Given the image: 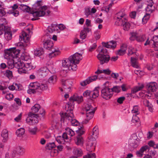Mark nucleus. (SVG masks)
<instances>
[{
  "label": "nucleus",
  "mask_w": 158,
  "mask_h": 158,
  "mask_svg": "<svg viewBox=\"0 0 158 158\" xmlns=\"http://www.w3.org/2000/svg\"><path fill=\"white\" fill-rule=\"evenodd\" d=\"M82 59V55L76 52L68 58L63 60L62 61V66L64 69L63 70L65 73L68 70L76 71L77 69V64H79Z\"/></svg>",
  "instance_id": "f257e3e1"
},
{
  "label": "nucleus",
  "mask_w": 158,
  "mask_h": 158,
  "mask_svg": "<svg viewBox=\"0 0 158 158\" xmlns=\"http://www.w3.org/2000/svg\"><path fill=\"white\" fill-rule=\"evenodd\" d=\"M51 35H45L42 39L44 48L52 52L49 54V57L51 58L60 55L61 50L60 48L57 47H53V44L51 40Z\"/></svg>",
  "instance_id": "f03ea898"
},
{
  "label": "nucleus",
  "mask_w": 158,
  "mask_h": 158,
  "mask_svg": "<svg viewBox=\"0 0 158 158\" xmlns=\"http://www.w3.org/2000/svg\"><path fill=\"white\" fill-rule=\"evenodd\" d=\"M42 0H38L33 6V8L34 10L32 13L34 17H40L44 15L48 16L51 13V11L48 10V7L43 5Z\"/></svg>",
  "instance_id": "7ed1b4c3"
},
{
  "label": "nucleus",
  "mask_w": 158,
  "mask_h": 158,
  "mask_svg": "<svg viewBox=\"0 0 158 158\" xmlns=\"http://www.w3.org/2000/svg\"><path fill=\"white\" fill-rule=\"evenodd\" d=\"M65 108L67 112L64 114H62L61 115V122H64L65 121L68 123H70L73 126L78 125L79 124L78 122L74 118L72 112L73 106L71 105L70 106L69 104H66Z\"/></svg>",
  "instance_id": "20e7f679"
},
{
  "label": "nucleus",
  "mask_w": 158,
  "mask_h": 158,
  "mask_svg": "<svg viewBox=\"0 0 158 158\" xmlns=\"http://www.w3.org/2000/svg\"><path fill=\"white\" fill-rule=\"evenodd\" d=\"M31 87L32 89H29L28 90L29 93H35L36 92H39L46 90L48 88V86L46 84L40 83L37 82L31 83L30 84Z\"/></svg>",
  "instance_id": "39448f33"
},
{
  "label": "nucleus",
  "mask_w": 158,
  "mask_h": 158,
  "mask_svg": "<svg viewBox=\"0 0 158 158\" xmlns=\"http://www.w3.org/2000/svg\"><path fill=\"white\" fill-rule=\"evenodd\" d=\"M20 51V50L16 49V48L5 49L4 51V57L7 60L12 59L15 57L18 56Z\"/></svg>",
  "instance_id": "423d86ee"
},
{
  "label": "nucleus",
  "mask_w": 158,
  "mask_h": 158,
  "mask_svg": "<svg viewBox=\"0 0 158 158\" xmlns=\"http://www.w3.org/2000/svg\"><path fill=\"white\" fill-rule=\"evenodd\" d=\"M148 92L147 94H143V93H140V96L141 97H143L145 96L146 98H150L151 96V93L155 92L158 88L157 83L155 82H152L149 83L147 85Z\"/></svg>",
  "instance_id": "0eeeda50"
},
{
  "label": "nucleus",
  "mask_w": 158,
  "mask_h": 158,
  "mask_svg": "<svg viewBox=\"0 0 158 158\" xmlns=\"http://www.w3.org/2000/svg\"><path fill=\"white\" fill-rule=\"evenodd\" d=\"M102 44L103 47H99L98 51L99 53L106 54L107 50L106 48L114 49L116 46L117 44L115 41H111L107 43L102 42Z\"/></svg>",
  "instance_id": "6e6552de"
},
{
  "label": "nucleus",
  "mask_w": 158,
  "mask_h": 158,
  "mask_svg": "<svg viewBox=\"0 0 158 158\" xmlns=\"http://www.w3.org/2000/svg\"><path fill=\"white\" fill-rule=\"evenodd\" d=\"M72 82L70 80L63 79L61 81L62 87H60V89L64 93H68L71 91Z\"/></svg>",
  "instance_id": "1a4fd4ad"
},
{
  "label": "nucleus",
  "mask_w": 158,
  "mask_h": 158,
  "mask_svg": "<svg viewBox=\"0 0 158 158\" xmlns=\"http://www.w3.org/2000/svg\"><path fill=\"white\" fill-rule=\"evenodd\" d=\"M15 67L18 69V72L20 74L26 73V71L24 69V62L22 61L18 57L15 58Z\"/></svg>",
  "instance_id": "9d476101"
},
{
  "label": "nucleus",
  "mask_w": 158,
  "mask_h": 158,
  "mask_svg": "<svg viewBox=\"0 0 158 158\" xmlns=\"http://www.w3.org/2000/svg\"><path fill=\"white\" fill-rule=\"evenodd\" d=\"M96 142V139L89 138L86 143V150L89 152L94 151Z\"/></svg>",
  "instance_id": "9b49d317"
},
{
  "label": "nucleus",
  "mask_w": 158,
  "mask_h": 158,
  "mask_svg": "<svg viewBox=\"0 0 158 158\" xmlns=\"http://www.w3.org/2000/svg\"><path fill=\"white\" fill-rule=\"evenodd\" d=\"M101 96L106 100L110 99L112 96V91L110 88L105 87L101 90Z\"/></svg>",
  "instance_id": "f8f14e48"
},
{
  "label": "nucleus",
  "mask_w": 158,
  "mask_h": 158,
  "mask_svg": "<svg viewBox=\"0 0 158 158\" xmlns=\"http://www.w3.org/2000/svg\"><path fill=\"white\" fill-rule=\"evenodd\" d=\"M97 57L99 60L101 64L105 63H107L110 60V57L107 54L99 53L97 56Z\"/></svg>",
  "instance_id": "ddd939ff"
},
{
  "label": "nucleus",
  "mask_w": 158,
  "mask_h": 158,
  "mask_svg": "<svg viewBox=\"0 0 158 158\" xmlns=\"http://www.w3.org/2000/svg\"><path fill=\"white\" fill-rule=\"evenodd\" d=\"M26 32L22 31V34L19 36V37L21 39V40H23L25 43H27L29 42L30 39L31 35V31H30V29H26Z\"/></svg>",
  "instance_id": "4468645a"
},
{
  "label": "nucleus",
  "mask_w": 158,
  "mask_h": 158,
  "mask_svg": "<svg viewBox=\"0 0 158 158\" xmlns=\"http://www.w3.org/2000/svg\"><path fill=\"white\" fill-rule=\"evenodd\" d=\"M125 14L123 10L118 12L116 15L115 17L117 18L115 24L117 26H119L122 23V21L124 20Z\"/></svg>",
  "instance_id": "2eb2a0df"
},
{
  "label": "nucleus",
  "mask_w": 158,
  "mask_h": 158,
  "mask_svg": "<svg viewBox=\"0 0 158 158\" xmlns=\"http://www.w3.org/2000/svg\"><path fill=\"white\" fill-rule=\"evenodd\" d=\"M3 26L4 27L3 28L2 34L4 31L5 32L4 37L7 40H11L12 38V35L11 32L10 31V29L9 27L5 26L3 24Z\"/></svg>",
  "instance_id": "dca6fc26"
},
{
  "label": "nucleus",
  "mask_w": 158,
  "mask_h": 158,
  "mask_svg": "<svg viewBox=\"0 0 158 158\" xmlns=\"http://www.w3.org/2000/svg\"><path fill=\"white\" fill-rule=\"evenodd\" d=\"M28 117L26 119V122L30 125H32L38 122L37 118L35 117V114L31 112L28 114Z\"/></svg>",
  "instance_id": "f3484780"
},
{
  "label": "nucleus",
  "mask_w": 158,
  "mask_h": 158,
  "mask_svg": "<svg viewBox=\"0 0 158 158\" xmlns=\"http://www.w3.org/2000/svg\"><path fill=\"white\" fill-rule=\"evenodd\" d=\"M98 77L96 75L89 77L85 80L81 82L80 84L82 86H85L90 82L96 81L98 79Z\"/></svg>",
  "instance_id": "a211bd4d"
},
{
  "label": "nucleus",
  "mask_w": 158,
  "mask_h": 158,
  "mask_svg": "<svg viewBox=\"0 0 158 158\" xmlns=\"http://www.w3.org/2000/svg\"><path fill=\"white\" fill-rule=\"evenodd\" d=\"M83 100V97L82 96H78L77 95H74L73 97H71L69 99V102L67 104H69L70 106L72 105L74 107V105L73 104V102L76 101L78 103L81 102Z\"/></svg>",
  "instance_id": "6ab92c4d"
},
{
  "label": "nucleus",
  "mask_w": 158,
  "mask_h": 158,
  "mask_svg": "<svg viewBox=\"0 0 158 158\" xmlns=\"http://www.w3.org/2000/svg\"><path fill=\"white\" fill-rule=\"evenodd\" d=\"M95 111L85 112V119L82 122L83 124H86L94 116Z\"/></svg>",
  "instance_id": "aec40b11"
},
{
  "label": "nucleus",
  "mask_w": 158,
  "mask_h": 158,
  "mask_svg": "<svg viewBox=\"0 0 158 158\" xmlns=\"http://www.w3.org/2000/svg\"><path fill=\"white\" fill-rule=\"evenodd\" d=\"M37 72L38 74L43 77L46 76L49 73V71L46 67H41Z\"/></svg>",
  "instance_id": "412c9836"
},
{
  "label": "nucleus",
  "mask_w": 158,
  "mask_h": 158,
  "mask_svg": "<svg viewBox=\"0 0 158 158\" xmlns=\"http://www.w3.org/2000/svg\"><path fill=\"white\" fill-rule=\"evenodd\" d=\"M147 6L146 8V12L151 13L155 10V7L153 6L154 4V1L153 0H150L149 2L147 1Z\"/></svg>",
  "instance_id": "4be33fe9"
},
{
  "label": "nucleus",
  "mask_w": 158,
  "mask_h": 158,
  "mask_svg": "<svg viewBox=\"0 0 158 158\" xmlns=\"http://www.w3.org/2000/svg\"><path fill=\"white\" fill-rule=\"evenodd\" d=\"M137 40L139 42H143L146 40V42L144 43V45L145 46L147 45L150 44L151 41L149 40V38L146 37L144 35H143L138 36L137 37Z\"/></svg>",
  "instance_id": "5701e85b"
},
{
  "label": "nucleus",
  "mask_w": 158,
  "mask_h": 158,
  "mask_svg": "<svg viewBox=\"0 0 158 158\" xmlns=\"http://www.w3.org/2000/svg\"><path fill=\"white\" fill-rule=\"evenodd\" d=\"M98 127H95L93 129L92 131L90 134V136L89 138L95 139H96L97 138L98 135Z\"/></svg>",
  "instance_id": "b1692460"
},
{
  "label": "nucleus",
  "mask_w": 158,
  "mask_h": 158,
  "mask_svg": "<svg viewBox=\"0 0 158 158\" xmlns=\"http://www.w3.org/2000/svg\"><path fill=\"white\" fill-rule=\"evenodd\" d=\"M122 26L124 30H128L130 27V23L127 21L126 19H124V20L122 21V23L119 26Z\"/></svg>",
  "instance_id": "393cba45"
},
{
  "label": "nucleus",
  "mask_w": 158,
  "mask_h": 158,
  "mask_svg": "<svg viewBox=\"0 0 158 158\" xmlns=\"http://www.w3.org/2000/svg\"><path fill=\"white\" fill-rule=\"evenodd\" d=\"M75 142L77 145L82 146L84 143V140L81 136L78 135L76 137Z\"/></svg>",
  "instance_id": "a878e982"
},
{
  "label": "nucleus",
  "mask_w": 158,
  "mask_h": 158,
  "mask_svg": "<svg viewBox=\"0 0 158 158\" xmlns=\"http://www.w3.org/2000/svg\"><path fill=\"white\" fill-rule=\"evenodd\" d=\"M99 95L98 88H95L93 91H91L90 98H96Z\"/></svg>",
  "instance_id": "bb28decb"
},
{
  "label": "nucleus",
  "mask_w": 158,
  "mask_h": 158,
  "mask_svg": "<svg viewBox=\"0 0 158 158\" xmlns=\"http://www.w3.org/2000/svg\"><path fill=\"white\" fill-rule=\"evenodd\" d=\"M129 142L130 146L133 148H136L138 145V141L135 139H130Z\"/></svg>",
  "instance_id": "cd10ccee"
},
{
  "label": "nucleus",
  "mask_w": 158,
  "mask_h": 158,
  "mask_svg": "<svg viewBox=\"0 0 158 158\" xmlns=\"http://www.w3.org/2000/svg\"><path fill=\"white\" fill-rule=\"evenodd\" d=\"M73 152L75 156L77 158L78 157L81 156L83 154L82 150L79 148H74L73 149Z\"/></svg>",
  "instance_id": "c85d7f7f"
},
{
  "label": "nucleus",
  "mask_w": 158,
  "mask_h": 158,
  "mask_svg": "<svg viewBox=\"0 0 158 158\" xmlns=\"http://www.w3.org/2000/svg\"><path fill=\"white\" fill-rule=\"evenodd\" d=\"M95 108L93 107L91 105L89 104H86L84 108V110L85 112L95 111Z\"/></svg>",
  "instance_id": "c756f323"
},
{
  "label": "nucleus",
  "mask_w": 158,
  "mask_h": 158,
  "mask_svg": "<svg viewBox=\"0 0 158 158\" xmlns=\"http://www.w3.org/2000/svg\"><path fill=\"white\" fill-rule=\"evenodd\" d=\"M24 64L25 65L24 69L26 71V73L27 71L31 70V69L35 68V67L32 65L31 61L25 62H24Z\"/></svg>",
  "instance_id": "7c9ffc66"
},
{
  "label": "nucleus",
  "mask_w": 158,
  "mask_h": 158,
  "mask_svg": "<svg viewBox=\"0 0 158 158\" xmlns=\"http://www.w3.org/2000/svg\"><path fill=\"white\" fill-rule=\"evenodd\" d=\"M17 57H15L12 59H8L7 63L8 66V68L12 69L15 66V58H17Z\"/></svg>",
  "instance_id": "2f4dec72"
},
{
  "label": "nucleus",
  "mask_w": 158,
  "mask_h": 158,
  "mask_svg": "<svg viewBox=\"0 0 158 158\" xmlns=\"http://www.w3.org/2000/svg\"><path fill=\"white\" fill-rule=\"evenodd\" d=\"M13 151H15V154L21 155H23L25 152V149L19 146L15 150H14Z\"/></svg>",
  "instance_id": "473e14b6"
},
{
  "label": "nucleus",
  "mask_w": 158,
  "mask_h": 158,
  "mask_svg": "<svg viewBox=\"0 0 158 158\" xmlns=\"http://www.w3.org/2000/svg\"><path fill=\"white\" fill-rule=\"evenodd\" d=\"M104 73L105 74L109 75L111 73V71L109 69H106L100 70L98 69L97 71L95 72V73L96 74H99L101 73Z\"/></svg>",
  "instance_id": "72a5a7b5"
},
{
  "label": "nucleus",
  "mask_w": 158,
  "mask_h": 158,
  "mask_svg": "<svg viewBox=\"0 0 158 158\" xmlns=\"http://www.w3.org/2000/svg\"><path fill=\"white\" fill-rule=\"evenodd\" d=\"M136 52V50L135 48L131 46H129L128 48V56H130L135 53Z\"/></svg>",
  "instance_id": "f704fd0d"
},
{
  "label": "nucleus",
  "mask_w": 158,
  "mask_h": 158,
  "mask_svg": "<svg viewBox=\"0 0 158 158\" xmlns=\"http://www.w3.org/2000/svg\"><path fill=\"white\" fill-rule=\"evenodd\" d=\"M144 87V85L142 84L140 86H136L133 88L131 90V93L134 94L141 90Z\"/></svg>",
  "instance_id": "c9c22d12"
},
{
  "label": "nucleus",
  "mask_w": 158,
  "mask_h": 158,
  "mask_svg": "<svg viewBox=\"0 0 158 158\" xmlns=\"http://www.w3.org/2000/svg\"><path fill=\"white\" fill-rule=\"evenodd\" d=\"M44 53L43 49L42 48H38L35 49L34 51L35 55L37 56H39L42 55Z\"/></svg>",
  "instance_id": "e433bc0d"
},
{
  "label": "nucleus",
  "mask_w": 158,
  "mask_h": 158,
  "mask_svg": "<svg viewBox=\"0 0 158 158\" xmlns=\"http://www.w3.org/2000/svg\"><path fill=\"white\" fill-rule=\"evenodd\" d=\"M1 135L3 138V141L5 142L8 138V132L6 129L3 130L2 133Z\"/></svg>",
  "instance_id": "4c0bfd02"
},
{
  "label": "nucleus",
  "mask_w": 158,
  "mask_h": 158,
  "mask_svg": "<svg viewBox=\"0 0 158 158\" xmlns=\"http://www.w3.org/2000/svg\"><path fill=\"white\" fill-rule=\"evenodd\" d=\"M57 29V25L55 24H52L49 26L48 28V31L50 33H52Z\"/></svg>",
  "instance_id": "58836bf2"
},
{
  "label": "nucleus",
  "mask_w": 158,
  "mask_h": 158,
  "mask_svg": "<svg viewBox=\"0 0 158 158\" xmlns=\"http://www.w3.org/2000/svg\"><path fill=\"white\" fill-rule=\"evenodd\" d=\"M21 59L22 60L24 61L23 62H28L31 61L30 57L27 54H23L21 56Z\"/></svg>",
  "instance_id": "ea45409f"
},
{
  "label": "nucleus",
  "mask_w": 158,
  "mask_h": 158,
  "mask_svg": "<svg viewBox=\"0 0 158 158\" xmlns=\"http://www.w3.org/2000/svg\"><path fill=\"white\" fill-rule=\"evenodd\" d=\"M131 113L133 114L139 115V107L138 106H134L132 110H131Z\"/></svg>",
  "instance_id": "a19ab883"
},
{
  "label": "nucleus",
  "mask_w": 158,
  "mask_h": 158,
  "mask_svg": "<svg viewBox=\"0 0 158 158\" xmlns=\"http://www.w3.org/2000/svg\"><path fill=\"white\" fill-rule=\"evenodd\" d=\"M25 132V129L23 128H21L16 131V133L18 136L20 137L24 134Z\"/></svg>",
  "instance_id": "79ce46f5"
},
{
  "label": "nucleus",
  "mask_w": 158,
  "mask_h": 158,
  "mask_svg": "<svg viewBox=\"0 0 158 158\" xmlns=\"http://www.w3.org/2000/svg\"><path fill=\"white\" fill-rule=\"evenodd\" d=\"M57 77L56 76L53 75L51 76L48 80V82L49 83L54 84L56 81Z\"/></svg>",
  "instance_id": "37998d69"
},
{
  "label": "nucleus",
  "mask_w": 158,
  "mask_h": 158,
  "mask_svg": "<svg viewBox=\"0 0 158 158\" xmlns=\"http://www.w3.org/2000/svg\"><path fill=\"white\" fill-rule=\"evenodd\" d=\"M4 75L8 79H11L13 77L12 73L10 70H7L4 73Z\"/></svg>",
  "instance_id": "c03bdc74"
},
{
  "label": "nucleus",
  "mask_w": 158,
  "mask_h": 158,
  "mask_svg": "<svg viewBox=\"0 0 158 158\" xmlns=\"http://www.w3.org/2000/svg\"><path fill=\"white\" fill-rule=\"evenodd\" d=\"M40 108V105L39 104H36L32 107L31 108L32 111L33 113H36L38 112Z\"/></svg>",
  "instance_id": "a18cd8bd"
},
{
  "label": "nucleus",
  "mask_w": 158,
  "mask_h": 158,
  "mask_svg": "<svg viewBox=\"0 0 158 158\" xmlns=\"http://www.w3.org/2000/svg\"><path fill=\"white\" fill-rule=\"evenodd\" d=\"M131 61L132 66L135 68H138L139 65L137 62L136 59L135 58L131 57Z\"/></svg>",
  "instance_id": "49530a36"
},
{
  "label": "nucleus",
  "mask_w": 158,
  "mask_h": 158,
  "mask_svg": "<svg viewBox=\"0 0 158 158\" xmlns=\"http://www.w3.org/2000/svg\"><path fill=\"white\" fill-rule=\"evenodd\" d=\"M56 144L54 142L49 143L46 144V148L47 149L51 150L53 148H55Z\"/></svg>",
  "instance_id": "de8ad7c7"
},
{
  "label": "nucleus",
  "mask_w": 158,
  "mask_h": 158,
  "mask_svg": "<svg viewBox=\"0 0 158 158\" xmlns=\"http://www.w3.org/2000/svg\"><path fill=\"white\" fill-rule=\"evenodd\" d=\"M150 17L149 13L146 14L142 19V23L143 24H145L146 23Z\"/></svg>",
  "instance_id": "09e8293b"
},
{
  "label": "nucleus",
  "mask_w": 158,
  "mask_h": 158,
  "mask_svg": "<svg viewBox=\"0 0 158 158\" xmlns=\"http://www.w3.org/2000/svg\"><path fill=\"white\" fill-rule=\"evenodd\" d=\"M66 132L68 135L70 136H73L75 134L74 131H73L72 129H70L69 128H67L66 129Z\"/></svg>",
  "instance_id": "8fccbe9b"
},
{
  "label": "nucleus",
  "mask_w": 158,
  "mask_h": 158,
  "mask_svg": "<svg viewBox=\"0 0 158 158\" xmlns=\"http://www.w3.org/2000/svg\"><path fill=\"white\" fill-rule=\"evenodd\" d=\"M111 89L112 91V95L113 94V92H114L118 93L120 92L121 90L120 87L118 86H115Z\"/></svg>",
  "instance_id": "3c124183"
},
{
  "label": "nucleus",
  "mask_w": 158,
  "mask_h": 158,
  "mask_svg": "<svg viewBox=\"0 0 158 158\" xmlns=\"http://www.w3.org/2000/svg\"><path fill=\"white\" fill-rule=\"evenodd\" d=\"M37 128L36 127L33 128L29 127L28 131L31 135H35L36 133Z\"/></svg>",
  "instance_id": "603ef678"
},
{
  "label": "nucleus",
  "mask_w": 158,
  "mask_h": 158,
  "mask_svg": "<svg viewBox=\"0 0 158 158\" xmlns=\"http://www.w3.org/2000/svg\"><path fill=\"white\" fill-rule=\"evenodd\" d=\"M148 145L151 147H153L154 148H158V144H156L153 141H150L148 143Z\"/></svg>",
  "instance_id": "864d4df0"
},
{
  "label": "nucleus",
  "mask_w": 158,
  "mask_h": 158,
  "mask_svg": "<svg viewBox=\"0 0 158 158\" xmlns=\"http://www.w3.org/2000/svg\"><path fill=\"white\" fill-rule=\"evenodd\" d=\"M138 115L135 114H133V117L132 119V122L133 123H135L138 122L139 120V118L138 116Z\"/></svg>",
  "instance_id": "5fc2aeb1"
},
{
  "label": "nucleus",
  "mask_w": 158,
  "mask_h": 158,
  "mask_svg": "<svg viewBox=\"0 0 158 158\" xmlns=\"http://www.w3.org/2000/svg\"><path fill=\"white\" fill-rule=\"evenodd\" d=\"M76 132L78 133L77 135H79L81 136V135L84 133L85 131L83 127H81L80 128H78V130L76 131Z\"/></svg>",
  "instance_id": "6e6d98bb"
},
{
  "label": "nucleus",
  "mask_w": 158,
  "mask_h": 158,
  "mask_svg": "<svg viewBox=\"0 0 158 158\" xmlns=\"http://www.w3.org/2000/svg\"><path fill=\"white\" fill-rule=\"evenodd\" d=\"M94 35L96 39L97 40L100 38L101 34L100 31L97 30L94 32Z\"/></svg>",
  "instance_id": "4d7b16f0"
},
{
  "label": "nucleus",
  "mask_w": 158,
  "mask_h": 158,
  "mask_svg": "<svg viewBox=\"0 0 158 158\" xmlns=\"http://www.w3.org/2000/svg\"><path fill=\"white\" fill-rule=\"evenodd\" d=\"M85 13L87 17L91 15L90 8V7H88L85 8Z\"/></svg>",
  "instance_id": "13d9d810"
},
{
  "label": "nucleus",
  "mask_w": 158,
  "mask_h": 158,
  "mask_svg": "<svg viewBox=\"0 0 158 158\" xmlns=\"http://www.w3.org/2000/svg\"><path fill=\"white\" fill-rule=\"evenodd\" d=\"M96 155L94 153H89L83 156V158H95Z\"/></svg>",
  "instance_id": "bf43d9fd"
},
{
  "label": "nucleus",
  "mask_w": 158,
  "mask_h": 158,
  "mask_svg": "<svg viewBox=\"0 0 158 158\" xmlns=\"http://www.w3.org/2000/svg\"><path fill=\"white\" fill-rule=\"evenodd\" d=\"M22 114L20 113L14 118V120L18 123L21 122Z\"/></svg>",
  "instance_id": "052dcab7"
},
{
  "label": "nucleus",
  "mask_w": 158,
  "mask_h": 158,
  "mask_svg": "<svg viewBox=\"0 0 158 158\" xmlns=\"http://www.w3.org/2000/svg\"><path fill=\"white\" fill-rule=\"evenodd\" d=\"M83 95L85 97L90 98L91 91L89 90H87L84 92Z\"/></svg>",
  "instance_id": "680f3d73"
},
{
  "label": "nucleus",
  "mask_w": 158,
  "mask_h": 158,
  "mask_svg": "<svg viewBox=\"0 0 158 158\" xmlns=\"http://www.w3.org/2000/svg\"><path fill=\"white\" fill-rule=\"evenodd\" d=\"M142 97L144 98V99L143 101V104L144 105L147 107L151 104V103L149 102V101L146 99L147 98H146L145 96H144L143 97Z\"/></svg>",
  "instance_id": "e2e57ef3"
},
{
  "label": "nucleus",
  "mask_w": 158,
  "mask_h": 158,
  "mask_svg": "<svg viewBox=\"0 0 158 158\" xmlns=\"http://www.w3.org/2000/svg\"><path fill=\"white\" fill-rule=\"evenodd\" d=\"M86 34L84 31H81L80 33V38L82 40L85 39L86 37Z\"/></svg>",
  "instance_id": "0e129e2a"
},
{
  "label": "nucleus",
  "mask_w": 158,
  "mask_h": 158,
  "mask_svg": "<svg viewBox=\"0 0 158 158\" xmlns=\"http://www.w3.org/2000/svg\"><path fill=\"white\" fill-rule=\"evenodd\" d=\"M15 89L17 90H21L23 89L22 85L20 84L15 83Z\"/></svg>",
  "instance_id": "69168bd1"
},
{
  "label": "nucleus",
  "mask_w": 158,
  "mask_h": 158,
  "mask_svg": "<svg viewBox=\"0 0 158 158\" xmlns=\"http://www.w3.org/2000/svg\"><path fill=\"white\" fill-rule=\"evenodd\" d=\"M57 151L56 150H53L51 151L50 155L51 156L54 157L57 155Z\"/></svg>",
  "instance_id": "338daca9"
},
{
  "label": "nucleus",
  "mask_w": 158,
  "mask_h": 158,
  "mask_svg": "<svg viewBox=\"0 0 158 158\" xmlns=\"http://www.w3.org/2000/svg\"><path fill=\"white\" fill-rule=\"evenodd\" d=\"M149 148L148 145H146L142 147L140 150L143 153L144 151H146L147 149H149Z\"/></svg>",
  "instance_id": "774afa93"
}]
</instances>
